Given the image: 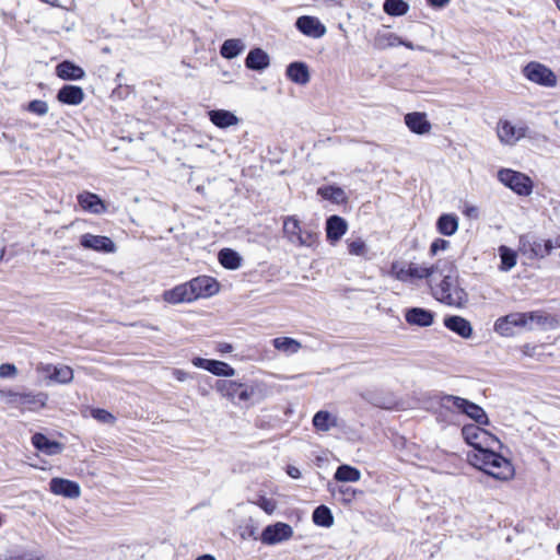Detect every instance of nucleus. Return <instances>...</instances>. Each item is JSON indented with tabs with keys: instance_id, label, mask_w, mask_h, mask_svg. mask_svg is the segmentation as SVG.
<instances>
[{
	"instance_id": "obj_1",
	"label": "nucleus",
	"mask_w": 560,
	"mask_h": 560,
	"mask_svg": "<svg viewBox=\"0 0 560 560\" xmlns=\"http://www.w3.org/2000/svg\"><path fill=\"white\" fill-rule=\"evenodd\" d=\"M465 442L475 451L468 454L469 463L498 480H509L514 476L512 463L493 451L500 441L497 436L480 428L479 424H466L462 429Z\"/></svg>"
},
{
	"instance_id": "obj_2",
	"label": "nucleus",
	"mask_w": 560,
	"mask_h": 560,
	"mask_svg": "<svg viewBox=\"0 0 560 560\" xmlns=\"http://www.w3.org/2000/svg\"><path fill=\"white\" fill-rule=\"evenodd\" d=\"M435 268L441 280L432 287L433 296L448 306L462 308L468 302V293L459 284L458 270L451 260H438Z\"/></svg>"
},
{
	"instance_id": "obj_3",
	"label": "nucleus",
	"mask_w": 560,
	"mask_h": 560,
	"mask_svg": "<svg viewBox=\"0 0 560 560\" xmlns=\"http://www.w3.org/2000/svg\"><path fill=\"white\" fill-rule=\"evenodd\" d=\"M440 405L447 410L465 413L479 425L489 424V418L483 408L468 399L454 395H443L440 398Z\"/></svg>"
},
{
	"instance_id": "obj_4",
	"label": "nucleus",
	"mask_w": 560,
	"mask_h": 560,
	"mask_svg": "<svg viewBox=\"0 0 560 560\" xmlns=\"http://www.w3.org/2000/svg\"><path fill=\"white\" fill-rule=\"evenodd\" d=\"M214 388L222 397L234 404L247 402L255 394L253 386L233 380H218Z\"/></svg>"
},
{
	"instance_id": "obj_5",
	"label": "nucleus",
	"mask_w": 560,
	"mask_h": 560,
	"mask_svg": "<svg viewBox=\"0 0 560 560\" xmlns=\"http://www.w3.org/2000/svg\"><path fill=\"white\" fill-rule=\"evenodd\" d=\"M498 179L520 196H528L533 190L532 179L511 168H502L498 172Z\"/></svg>"
},
{
	"instance_id": "obj_6",
	"label": "nucleus",
	"mask_w": 560,
	"mask_h": 560,
	"mask_svg": "<svg viewBox=\"0 0 560 560\" xmlns=\"http://www.w3.org/2000/svg\"><path fill=\"white\" fill-rule=\"evenodd\" d=\"M283 233L290 243L298 246H312L316 237L315 233L303 230L300 221L293 215L284 218Z\"/></svg>"
},
{
	"instance_id": "obj_7",
	"label": "nucleus",
	"mask_w": 560,
	"mask_h": 560,
	"mask_svg": "<svg viewBox=\"0 0 560 560\" xmlns=\"http://www.w3.org/2000/svg\"><path fill=\"white\" fill-rule=\"evenodd\" d=\"M524 77L536 84L552 88L557 84V77L547 66L532 61L523 68Z\"/></svg>"
},
{
	"instance_id": "obj_8",
	"label": "nucleus",
	"mask_w": 560,
	"mask_h": 560,
	"mask_svg": "<svg viewBox=\"0 0 560 560\" xmlns=\"http://www.w3.org/2000/svg\"><path fill=\"white\" fill-rule=\"evenodd\" d=\"M3 396L9 405L30 410L44 407L47 399V395L43 393L33 394L8 392L3 393Z\"/></svg>"
},
{
	"instance_id": "obj_9",
	"label": "nucleus",
	"mask_w": 560,
	"mask_h": 560,
	"mask_svg": "<svg viewBox=\"0 0 560 560\" xmlns=\"http://www.w3.org/2000/svg\"><path fill=\"white\" fill-rule=\"evenodd\" d=\"M293 536V528L291 525L277 522L264 528L260 535V541L264 545L273 546L291 539Z\"/></svg>"
},
{
	"instance_id": "obj_10",
	"label": "nucleus",
	"mask_w": 560,
	"mask_h": 560,
	"mask_svg": "<svg viewBox=\"0 0 560 560\" xmlns=\"http://www.w3.org/2000/svg\"><path fill=\"white\" fill-rule=\"evenodd\" d=\"M526 126H515L506 119H500L497 125V135L501 143L514 145L518 140L525 137Z\"/></svg>"
},
{
	"instance_id": "obj_11",
	"label": "nucleus",
	"mask_w": 560,
	"mask_h": 560,
	"mask_svg": "<svg viewBox=\"0 0 560 560\" xmlns=\"http://www.w3.org/2000/svg\"><path fill=\"white\" fill-rule=\"evenodd\" d=\"M80 245L84 249L103 254H114L117 250V246L110 237L91 233H85L80 236Z\"/></svg>"
},
{
	"instance_id": "obj_12",
	"label": "nucleus",
	"mask_w": 560,
	"mask_h": 560,
	"mask_svg": "<svg viewBox=\"0 0 560 560\" xmlns=\"http://www.w3.org/2000/svg\"><path fill=\"white\" fill-rule=\"evenodd\" d=\"M36 371L44 375L48 381L58 384H69L73 380V370L68 365H54L40 363Z\"/></svg>"
},
{
	"instance_id": "obj_13",
	"label": "nucleus",
	"mask_w": 560,
	"mask_h": 560,
	"mask_svg": "<svg viewBox=\"0 0 560 560\" xmlns=\"http://www.w3.org/2000/svg\"><path fill=\"white\" fill-rule=\"evenodd\" d=\"M191 363L196 368L203 369L215 376L232 377L236 373L234 368L223 361L196 357L191 360Z\"/></svg>"
},
{
	"instance_id": "obj_14",
	"label": "nucleus",
	"mask_w": 560,
	"mask_h": 560,
	"mask_svg": "<svg viewBox=\"0 0 560 560\" xmlns=\"http://www.w3.org/2000/svg\"><path fill=\"white\" fill-rule=\"evenodd\" d=\"M296 28L312 38H320L326 34V27L317 18L303 15L295 22Z\"/></svg>"
},
{
	"instance_id": "obj_15",
	"label": "nucleus",
	"mask_w": 560,
	"mask_h": 560,
	"mask_svg": "<svg viewBox=\"0 0 560 560\" xmlns=\"http://www.w3.org/2000/svg\"><path fill=\"white\" fill-rule=\"evenodd\" d=\"M163 300L171 304L189 303L196 300V295L188 281L164 291Z\"/></svg>"
},
{
	"instance_id": "obj_16",
	"label": "nucleus",
	"mask_w": 560,
	"mask_h": 560,
	"mask_svg": "<svg viewBox=\"0 0 560 560\" xmlns=\"http://www.w3.org/2000/svg\"><path fill=\"white\" fill-rule=\"evenodd\" d=\"M50 491L56 495L75 499L80 497V486L75 481L63 478H52L49 482Z\"/></svg>"
},
{
	"instance_id": "obj_17",
	"label": "nucleus",
	"mask_w": 560,
	"mask_h": 560,
	"mask_svg": "<svg viewBox=\"0 0 560 560\" xmlns=\"http://www.w3.org/2000/svg\"><path fill=\"white\" fill-rule=\"evenodd\" d=\"M522 248L525 253L529 252L535 258H545L550 255L553 249V242L551 240H526L525 237L521 238Z\"/></svg>"
},
{
	"instance_id": "obj_18",
	"label": "nucleus",
	"mask_w": 560,
	"mask_h": 560,
	"mask_svg": "<svg viewBox=\"0 0 560 560\" xmlns=\"http://www.w3.org/2000/svg\"><path fill=\"white\" fill-rule=\"evenodd\" d=\"M194 290L196 300L199 298L211 296L219 291V283L214 278L200 276L189 281Z\"/></svg>"
},
{
	"instance_id": "obj_19",
	"label": "nucleus",
	"mask_w": 560,
	"mask_h": 560,
	"mask_svg": "<svg viewBox=\"0 0 560 560\" xmlns=\"http://www.w3.org/2000/svg\"><path fill=\"white\" fill-rule=\"evenodd\" d=\"M78 203L84 211L94 214H102L107 210L105 202L96 194L89 191L78 195Z\"/></svg>"
},
{
	"instance_id": "obj_20",
	"label": "nucleus",
	"mask_w": 560,
	"mask_h": 560,
	"mask_svg": "<svg viewBox=\"0 0 560 560\" xmlns=\"http://www.w3.org/2000/svg\"><path fill=\"white\" fill-rule=\"evenodd\" d=\"M405 124L411 132L417 135H425L431 130V122L427 119L425 113H408L405 115Z\"/></svg>"
},
{
	"instance_id": "obj_21",
	"label": "nucleus",
	"mask_w": 560,
	"mask_h": 560,
	"mask_svg": "<svg viewBox=\"0 0 560 560\" xmlns=\"http://www.w3.org/2000/svg\"><path fill=\"white\" fill-rule=\"evenodd\" d=\"M405 319L409 325L429 327L433 324L434 314L421 307H411L407 310Z\"/></svg>"
},
{
	"instance_id": "obj_22",
	"label": "nucleus",
	"mask_w": 560,
	"mask_h": 560,
	"mask_svg": "<svg viewBox=\"0 0 560 560\" xmlns=\"http://www.w3.org/2000/svg\"><path fill=\"white\" fill-rule=\"evenodd\" d=\"M444 326L462 338L468 339L472 336L471 324L464 317L452 315L444 318Z\"/></svg>"
},
{
	"instance_id": "obj_23",
	"label": "nucleus",
	"mask_w": 560,
	"mask_h": 560,
	"mask_svg": "<svg viewBox=\"0 0 560 560\" xmlns=\"http://www.w3.org/2000/svg\"><path fill=\"white\" fill-rule=\"evenodd\" d=\"M348 224L345 219L338 215H331L326 222V235L330 243L339 241L347 232Z\"/></svg>"
},
{
	"instance_id": "obj_24",
	"label": "nucleus",
	"mask_w": 560,
	"mask_h": 560,
	"mask_svg": "<svg viewBox=\"0 0 560 560\" xmlns=\"http://www.w3.org/2000/svg\"><path fill=\"white\" fill-rule=\"evenodd\" d=\"M32 443L35 448L49 456L60 454L63 451V445L61 443L51 441L42 433H35L32 436Z\"/></svg>"
},
{
	"instance_id": "obj_25",
	"label": "nucleus",
	"mask_w": 560,
	"mask_h": 560,
	"mask_svg": "<svg viewBox=\"0 0 560 560\" xmlns=\"http://www.w3.org/2000/svg\"><path fill=\"white\" fill-rule=\"evenodd\" d=\"M287 77L294 83L305 85L310 82L311 75L306 63L294 61L287 67Z\"/></svg>"
},
{
	"instance_id": "obj_26",
	"label": "nucleus",
	"mask_w": 560,
	"mask_h": 560,
	"mask_svg": "<svg viewBox=\"0 0 560 560\" xmlns=\"http://www.w3.org/2000/svg\"><path fill=\"white\" fill-rule=\"evenodd\" d=\"M270 65L269 55L261 48H254L249 50L245 66L250 70L262 71Z\"/></svg>"
},
{
	"instance_id": "obj_27",
	"label": "nucleus",
	"mask_w": 560,
	"mask_h": 560,
	"mask_svg": "<svg viewBox=\"0 0 560 560\" xmlns=\"http://www.w3.org/2000/svg\"><path fill=\"white\" fill-rule=\"evenodd\" d=\"M57 98L63 104L79 105L83 102L84 92L80 86L65 85L58 91Z\"/></svg>"
},
{
	"instance_id": "obj_28",
	"label": "nucleus",
	"mask_w": 560,
	"mask_h": 560,
	"mask_svg": "<svg viewBox=\"0 0 560 560\" xmlns=\"http://www.w3.org/2000/svg\"><path fill=\"white\" fill-rule=\"evenodd\" d=\"M210 121L219 128H229L238 124V118L232 112L213 109L209 112Z\"/></svg>"
},
{
	"instance_id": "obj_29",
	"label": "nucleus",
	"mask_w": 560,
	"mask_h": 560,
	"mask_svg": "<svg viewBox=\"0 0 560 560\" xmlns=\"http://www.w3.org/2000/svg\"><path fill=\"white\" fill-rule=\"evenodd\" d=\"M57 75L63 80H80L85 75L84 70L71 61H62L56 67Z\"/></svg>"
},
{
	"instance_id": "obj_30",
	"label": "nucleus",
	"mask_w": 560,
	"mask_h": 560,
	"mask_svg": "<svg viewBox=\"0 0 560 560\" xmlns=\"http://www.w3.org/2000/svg\"><path fill=\"white\" fill-rule=\"evenodd\" d=\"M439 233L451 236L458 230V218L455 214L444 213L436 221Z\"/></svg>"
},
{
	"instance_id": "obj_31",
	"label": "nucleus",
	"mask_w": 560,
	"mask_h": 560,
	"mask_svg": "<svg viewBox=\"0 0 560 560\" xmlns=\"http://www.w3.org/2000/svg\"><path fill=\"white\" fill-rule=\"evenodd\" d=\"M439 269L435 268V264L431 266L419 265L415 262L409 264V276L411 279H430L435 281Z\"/></svg>"
},
{
	"instance_id": "obj_32",
	"label": "nucleus",
	"mask_w": 560,
	"mask_h": 560,
	"mask_svg": "<svg viewBox=\"0 0 560 560\" xmlns=\"http://www.w3.org/2000/svg\"><path fill=\"white\" fill-rule=\"evenodd\" d=\"M272 345L278 351L287 355L294 354L302 348L301 342L291 337H277L272 340Z\"/></svg>"
},
{
	"instance_id": "obj_33",
	"label": "nucleus",
	"mask_w": 560,
	"mask_h": 560,
	"mask_svg": "<svg viewBox=\"0 0 560 560\" xmlns=\"http://www.w3.org/2000/svg\"><path fill=\"white\" fill-rule=\"evenodd\" d=\"M220 264L230 270H235L241 267L242 264V257L238 255L237 252L231 249V248H223L219 252L218 255Z\"/></svg>"
},
{
	"instance_id": "obj_34",
	"label": "nucleus",
	"mask_w": 560,
	"mask_h": 560,
	"mask_svg": "<svg viewBox=\"0 0 560 560\" xmlns=\"http://www.w3.org/2000/svg\"><path fill=\"white\" fill-rule=\"evenodd\" d=\"M360 478V470L349 465L339 466L335 472V479L341 482H357Z\"/></svg>"
},
{
	"instance_id": "obj_35",
	"label": "nucleus",
	"mask_w": 560,
	"mask_h": 560,
	"mask_svg": "<svg viewBox=\"0 0 560 560\" xmlns=\"http://www.w3.org/2000/svg\"><path fill=\"white\" fill-rule=\"evenodd\" d=\"M244 48L245 45L241 39H226L221 46L220 54L226 59H233L237 57Z\"/></svg>"
},
{
	"instance_id": "obj_36",
	"label": "nucleus",
	"mask_w": 560,
	"mask_h": 560,
	"mask_svg": "<svg viewBox=\"0 0 560 560\" xmlns=\"http://www.w3.org/2000/svg\"><path fill=\"white\" fill-rule=\"evenodd\" d=\"M313 425L316 430L326 432L336 425V419L328 411L320 410L313 417Z\"/></svg>"
},
{
	"instance_id": "obj_37",
	"label": "nucleus",
	"mask_w": 560,
	"mask_h": 560,
	"mask_svg": "<svg viewBox=\"0 0 560 560\" xmlns=\"http://www.w3.org/2000/svg\"><path fill=\"white\" fill-rule=\"evenodd\" d=\"M312 517L313 522L318 526L330 527L334 524L331 511L325 505L317 506Z\"/></svg>"
},
{
	"instance_id": "obj_38",
	"label": "nucleus",
	"mask_w": 560,
	"mask_h": 560,
	"mask_svg": "<svg viewBox=\"0 0 560 560\" xmlns=\"http://www.w3.org/2000/svg\"><path fill=\"white\" fill-rule=\"evenodd\" d=\"M384 11L392 16L405 15L409 10V4L404 0H385Z\"/></svg>"
},
{
	"instance_id": "obj_39",
	"label": "nucleus",
	"mask_w": 560,
	"mask_h": 560,
	"mask_svg": "<svg viewBox=\"0 0 560 560\" xmlns=\"http://www.w3.org/2000/svg\"><path fill=\"white\" fill-rule=\"evenodd\" d=\"M318 194L327 200H331L336 203L343 202L346 200V192L340 187L326 186L318 189Z\"/></svg>"
},
{
	"instance_id": "obj_40",
	"label": "nucleus",
	"mask_w": 560,
	"mask_h": 560,
	"mask_svg": "<svg viewBox=\"0 0 560 560\" xmlns=\"http://www.w3.org/2000/svg\"><path fill=\"white\" fill-rule=\"evenodd\" d=\"M499 250L501 257L500 270H511L516 265V254L506 246H501Z\"/></svg>"
},
{
	"instance_id": "obj_41",
	"label": "nucleus",
	"mask_w": 560,
	"mask_h": 560,
	"mask_svg": "<svg viewBox=\"0 0 560 560\" xmlns=\"http://www.w3.org/2000/svg\"><path fill=\"white\" fill-rule=\"evenodd\" d=\"M378 47H393L404 44V40L394 33L380 34L376 38Z\"/></svg>"
},
{
	"instance_id": "obj_42",
	"label": "nucleus",
	"mask_w": 560,
	"mask_h": 560,
	"mask_svg": "<svg viewBox=\"0 0 560 560\" xmlns=\"http://www.w3.org/2000/svg\"><path fill=\"white\" fill-rule=\"evenodd\" d=\"M494 331L504 337H510L514 334L513 326L510 323L508 315L500 317L495 320Z\"/></svg>"
},
{
	"instance_id": "obj_43",
	"label": "nucleus",
	"mask_w": 560,
	"mask_h": 560,
	"mask_svg": "<svg viewBox=\"0 0 560 560\" xmlns=\"http://www.w3.org/2000/svg\"><path fill=\"white\" fill-rule=\"evenodd\" d=\"M548 320V317L545 316L541 312H528L527 313V326L528 329H533L534 326H545Z\"/></svg>"
},
{
	"instance_id": "obj_44",
	"label": "nucleus",
	"mask_w": 560,
	"mask_h": 560,
	"mask_svg": "<svg viewBox=\"0 0 560 560\" xmlns=\"http://www.w3.org/2000/svg\"><path fill=\"white\" fill-rule=\"evenodd\" d=\"M409 266L407 268H405L404 266H401L399 262L395 261L392 264V267H390V272L394 275V277L399 280V281H408L411 279V277L409 276Z\"/></svg>"
},
{
	"instance_id": "obj_45",
	"label": "nucleus",
	"mask_w": 560,
	"mask_h": 560,
	"mask_svg": "<svg viewBox=\"0 0 560 560\" xmlns=\"http://www.w3.org/2000/svg\"><path fill=\"white\" fill-rule=\"evenodd\" d=\"M348 250L351 255L365 256L368 247L364 241L358 238L348 243Z\"/></svg>"
},
{
	"instance_id": "obj_46",
	"label": "nucleus",
	"mask_w": 560,
	"mask_h": 560,
	"mask_svg": "<svg viewBox=\"0 0 560 560\" xmlns=\"http://www.w3.org/2000/svg\"><path fill=\"white\" fill-rule=\"evenodd\" d=\"M27 109L38 116H44L48 113V104L45 101L34 100L28 103Z\"/></svg>"
},
{
	"instance_id": "obj_47",
	"label": "nucleus",
	"mask_w": 560,
	"mask_h": 560,
	"mask_svg": "<svg viewBox=\"0 0 560 560\" xmlns=\"http://www.w3.org/2000/svg\"><path fill=\"white\" fill-rule=\"evenodd\" d=\"M261 510H264L267 514H272L277 509V503L275 500L260 495L255 502Z\"/></svg>"
},
{
	"instance_id": "obj_48",
	"label": "nucleus",
	"mask_w": 560,
	"mask_h": 560,
	"mask_svg": "<svg viewBox=\"0 0 560 560\" xmlns=\"http://www.w3.org/2000/svg\"><path fill=\"white\" fill-rule=\"evenodd\" d=\"M92 417L103 423H114L116 420L110 412L101 408L93 409Z\"/></svg>"
},
{
	"instance_id": "obj_49",
	"label": "nucleus",
	"mask_w": 560,
	"mask_h": 560,
	"mask_svg": "<svg viewBox=\"0 0 560 560\" xmlns=\"http://www.w3.org/2000/svg\"><path fill=\"white\" fill-rule=\"evenodd\" d=\"M510 323L513 327H526L527 326V313H511L508 315Z\"/></svg>"
},
{
	"instance_id": "obj_50",
	"label": "nucleus",
	"mask_w": 560,
	"mask_h": 560,
	"mask_svg": "<svg viewBox=\"0 0 560 560\" xmlns=\"http://www.w3.org/2000/svg\"><path fill=\"white\" fill-rule=\"evenodd\" d=\"M450 242L443 238H436L432 242L430 246L431 255H436L440 250H445L448 248Z\"/></svg>"
},
{
	"instance_id": "obj_51",
	"label": "nucleus",
	"mask_w": 560,
	"mask_h": 560,
	"mask_svg": "<svg viewBox=\"0 0 560 560\" xmlns=\"http://www.w3.org/2000/svg\"><path fill=\"white\" fill-rule=\"evenodd\" d=\"M337 493L340 494L346 502H351L355 497V490L348 486L338 487Z\"/></svg>"
},
{
	"instance_id": "obj_52",
	"label": "nucleus",
	"mask_w": 560,
	"mask_h": 560,
	"mask_svg": "<svg viewBox=\"0 0 560 560\" xmlns=\"http://www.w3.org/2000/svg\"><path fill=\"white\" fill-rule=\"evenodd\" d=\"M18 374L15 365L10 363H3L0 365V377H14Z\"/></svg>"
},
{
	"instance_id": "obj_53",
	"label": "nucleus",
	"mask_w": 560,
	"mask_h": 560,
	"mask_svg": "<svg viewBox=\"0 0 560 560\" xmlns=\"http://www.w3.org/2000/svg\"><path fill=\"white\" fill-rule=\"evenodd\" d=\"M463 213L468 218L477 219L479 211L478 208L475 206H466Z\"/></svg>"
},
{
	"instance_id": "obj_54",
	"label": "nucleus",
	"mask_w": 560,
	"mask_h": 560,
	"mask_svg": "<svg viewBox=\"0 0 560 560\" xmlns=\"http://www.w3.org/2000/svg\"><path fill=\"white\" fill-rule=\"evenodd\" d=\"M173 375L174 377L179 381V382H184L188 378L189 374L183 370H179V369H175L173 371Z\"/></svg>"
},
{
	"instance_id": "obj_55",
	"label": "nucleus",
	"mask_w": 560,
	"mask_h": 560,
	"mask_svg": "<svg viewBox=\"0 0 560 560\" xmlns=\"http://www.w3.org/2000/svg\"><path fill=\"white\" fill-rule=\"evenodd\" d=\"M218 351L221 353H229L233 351V346L228 342H221L218 345Z\"/></svg>"
},
{
	"instance_id": "obj_56",
	"label": "nucleus",
	"mask_w": 560,
	"mask_h": 560,
	"mask_svg": "<svg viewBox=\"0 0 560 560\" xmlns=\"http://www.w3.org/2000/svg\"><path fill=\"white\" fill-rule=\"evenodd\" d=\"M287 472L288 475L291 477V478H294V479H298L301 477V472H300V469L294 467V466H288V469H287Z\"/></svg>"
},
{
	"instance_id": "obj_57",
	"label": "nucleus",
	"mask_w": 560,
	"mask_h": 560,
	"mask_svg": "<svg viewBox=\"0 0 560 560\" xmlns=\"http://www.w3.org/2000/svg\"><path fill=\"white\" fill-rule=\"evenodd\" d=\"M428 2L433 7L443 8L450 2V0H428Z\"/></svg>"
},
{
	"instance_id": "obj_58",
	"label": "nucleus",
	"mask_w": 560,
	"mask_h": 560,
	"mask_svg": "<svg viewBox=\"0 0 560 560\" xmlns=\"http://www.w3.org/2000/svg\"><path fill=\"white\" fill-rule=\"evenodd\" d=\"M196 560H215V558L211 555H203L198 557Z\"/></svg>"
},
{
	"instance_id": "obj_59",
	"label": "nucleus",
	"mask_w": 560,
	"mask_h": 560,
	"mask_svg": "<svg viewBox=\"0 0 560 560\" xmlns=\"http://www.w3.org/2000/svg\"><path fill=\"white\" fill-rule=\"evenodd\" d=\"M553 242V248L559 247L560 248V236L556 237Z\"/></svg>"
},
{
	"instance_id": "obj_60",
	"label": "nucleus",
	"mask_w": 560,
	"mask_h": 560,
	"mask_svg": "<svg viewBox=\"0 0 560 560\" xmlns=\"http://www.w3.org/2000/svg\"><path fill=\"white\" fill-rule=\"evenodd\" d=\"M404 46H406L407 48H412V44L411 43H407V42H404L402 44Z\"/></svg>"
},
{
	"instance_id": "obj_61",
	"label": "nucleus",
	"mask_w": 560,
	"mask_h": 560,
	"mask_svg": "<svg viewBox=\"0 0 560 560\" xmlns=\"http://www.w3.org/2000/svg\"><path fill=\"white\" fill-rule=\"evenodd\" d=\"M3 256H4V249H0V261L2 260Z\"/></svg>"
},
{
	"instance_id": "obj_62",
	"label": "nucleus",
	"mask_w": 560,
	"mask_h": 560,
	"mask_svg": "<svg viewBox=\"0 0 560 560\" xmlns=\"http://www.w3.org/2000/svg\"><path fill=\"white\" fill-rule=\"evenodd\" d=\"M557 551L560 555V541H559V545L557 546Z\"/></svg>"
},
{
	"instance_id": "obj_63",
	"label": "nucleus",
	"mask_w": 560,
	"mask_h": 560,
	"mask_svg": "<svg viewBox=\"0 0 560 560\" xmlns=\"http://www.w3.org/2000/svg\"><path fill=\"white\" fill-rule=\"evenodd\" d=\"M254 533H255V530H254V529H252V530L249 532V535H250V536H253V535H254Z\"/></svg>"
}]
</instances>
